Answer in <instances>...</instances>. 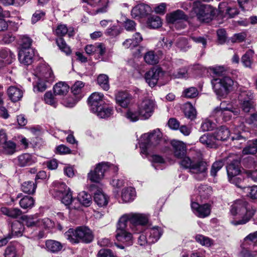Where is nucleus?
Masks as SVG:
<instances>
[{
	"instance_id": "nucleus-29",
	"label": "nucleus",
	"mask_w": 257,
	"mask_h": 257,
	"mask_svg": "<svg viewBox=\"0 0 257 257\" xmlns=\"http://www.w3.org/2000/svg\"><path fill=\"white\" fill-rule=\"evenodd\" d=\"M16 151V144L10 140L5 142L0 146V152L7 155H12Z\"/></svg>"
},
{
	"instance_id": "nucleus-46",
	"label": "nucleus",
	"mask_w": 257,
	"mask_h": 257,
	"mask_svg": "<svg viewBox=\"0 0 257 257\" xmlns=\"http://www.w3.org/2000/svg\"><path fill=\"white\" fill-rule=\"evenodd\" d=\"M145 62L150 65H155L158 63V56L155 54L154 51H150L146 53L144 56Z\"/></svg>"
},
{
	"instance_id": "nucleus-8",
	"label": "nucleus",
	"mask_w": 257,
	"mask_h": 257,
	"mask_svg": "<svg viewBox=\"0 0 257 257\" xmlns=\"http://www.w3.org/2000/svg\"><path fill=\"white\" fill-rule=\"evenodd\" d=\"M224 104V102H221L220 106L214 109L213 113L216 116H221L224 121H227L231 118L232 114L234 115L239 114L238 109L233 108L230 105L227 107H223Z\"/></svg>"
},
{
	"instance_id": "nucleus-17",
	"label": "nucleus",
	"mask_w": 257,
	"mask_h": 257,
	"mask_svg": "<svg viewBox=\"0 0 257 257\" xmlns=\"http://www.w3.org/2000/svg\"><path fill=\"white\" fill-rule=\"evenodd\" d=\"M103 95L101 93L94 92L88 98V103L90 105V109L93 112H96L98 108L103 103L102 98Z\"/></svg>"
},
{
	"instance_id": "nucleus-34",
	"label": "nucleus",
	"mask_w": 257,
	"mask_h": 257,
	"mask_svg": "<svg viewBox=\"0 0 257 257\" xmlns=\"http://www.w3.org/2000/svg\"><path fill=\"white\" fill-rule=\"evenodd\" d=\"M37 188L36 181H27L21 185V190L23 192L28 194H33L35 192Z\"/></svg>"
},
{
	"instance_id": "nucleus-44",
	"label": "nucleus",
	"mask_w": 257,
	"mask_h": 257,
	"mask_svg": "<svg viewBox=\"0 0 257 257\" xmlns=\"http://www.w3.org/2000/svg\"><path fill=\"white\" fill-rule=\"evenodd\" d=\"M56 44L61 51L65 53L67 55H70L71 53L70 48L66 44L64 39L59 37L56 39Z\"/></svg>"
},
{
	"instance_id": "nucleus-51",
	"label": "nucleus",
	"mask_w": 257,
	"mask_h": 257,
	"mask_svg": "<svg viewBox=\"0 0 257 257\" xmlns=\"http://www.w3.org/2000/svg\"><path fill=\"white\" fill-rule=\"evenodd\" d=\"M32 40L28 37L23 36L21 37L20 41V45L21 46L20 49H31Z\"/></svg>"
},
{
	"instance_id": "nucleus-19",
	"label": "nucleus",
	"mask_w": 257,
	"mask_h": 257,
	"mask_svg": "<svg viewBox=\"0 0 257 257\" xmlns=\"http://www.w3.org/2000/svg\"><path fill=\"white\" fill-rule=\"evenodd\" d=\"M22 219L26 225L28 227L39 226L40 225L41 223L43 222L44 224L47 223V225L46 226V227H49V224H51V220L48 218H45L44 220L40 221L33 216L24 215L22 216Z\"/></svg>"
},
{
	"instance_id": "nucleus-64",
	"label": "nucleus",
	"mask_w": 257,
	"mask_h": 257,
	"mask_svg": "<svg viewBox=\"0 0 257 257\" xmlns=\"http://www.w3.org/2000/svg\"><path fill=\"white\" fill-rule=\"evenodd\" d=\"M97 257H114V255L110 249H102L98 251Z\"/></svg>"
},
{
	"instance_id": "nucleus-5",
	"label": "nucleus",
	"mask_w": 257,
	"mask_h": 257,
	"mask_svg": "<svg viewBox=\"0 0 257 257\" xmlns=\"http://www.w3.org/2000/svg\"><path fill=\"white\" fill-rule=\"evenodd\" d=\"M223 68H215L214 73L218 76L211 80L213 89L218 97H225L232 90L234 81L227 76H223L220 74Z\"/></svg>"
},
{
	"instance_id": "nucleus-63",
	"label": "nucleus",
	"mask_w": 257,
	"mask_h": 257,
	"mask_svg": "<svg viewBox=\"0 0 257 257\" xmlns=\"http://www.w3.org/2000/svg\"><path fill=\"white\" fill-rule=\"evenodd\" d=\"M245 122L251 127H257V113H253L246 118Z\"/></svg>"
},
{
	"instance_id": "nucleus-57",
	"label": "nucleus",
	"mask_w": 257,
	"mask_h": 257,
	"mask_svg": "<svg viewBox=\"0 0 257 257\" xmlns=\"http://www.w3.org/2000/svg\"><path fill=\"white\" fill-rule=\"evenodd\" d=\"M178 130L185 136H189L191 132V127L190 125L180 124L178 121Z\"/></svg>"
},
{
	"instance_id": "nucleus-49",
	"label": "nucleus",
	"mask_w": 257,
	"mask_h": 257,
	"mask_svg": "<svg viewBox=\"0 0 257 257\" xmlns=\"http://www.w3.org/2000/svg\"><path fill=\"white\" fill-rule=\"evenodd\" d=\"M125 116L128 120L133 122L138 120L141 117L140 111L133 109H128Z\"/></svg>"
},
{
	"instance_id": "nucleus-10",
	"label": "nucleus",
	"mask_w": 257,
	"mask_h": 257,
	"mask_svg": "<svg viewBox=\"0 0 257 257\" xmlns=\"http://www.w3.org/2000/svg\"><path fill=\"white\" fill-rule=\"evenodd\" d=\"M109 167L107 162L98 164L93 171H91L88 174V178L91 182H99L103 177L104 173Z\"/></svg>"
},
{
	"instance_id": "nucleus-33",
	"label": "nucleus",
	"mask_w": 257,
	"mask_h": 257,
	"mask_svg": "<svg viewBox=\"0 0 257 257\" xmlns=\"http://www.w3.org/2000/svg\"><path fill=\"white\" fill-rule=\"evenodd\" d=\"M136 191L134 188H125L122 190L121 198L124 202H128L134 199Z\"/></svg>"
},
{
	"instance_id": "nucleus-42",
	"label": "nucleus",
	"mask_w": 257,
	"mask_h": 257,
	"mask_svg": "<svg viewBox=\"0 0 257 257\" xmlns=\"http://www.w3.org/2000/svg\"><path fill=\"white\" fill-rule=\"evenodd\" d=\"M148 26L152 29H157L162 26L161 18L156 16L149 18L147 21Z\"/></svg>"
},
{
	"instance_id": "nucleus-31",
	"label": "nucleus",
	"mask_w": 257,
	"mask_h": 257,
	"mask_svg": "<svg viewBox=\"0 0 257 257\" xmlns=\"http://www.w3.org/2000/svg\"><path fill=\"white\" fill-rule=\"evenodd\" d=\"M7 92L9 98L13 102L20 100L23 95L22 90L15 86H10Z\"/></svg>"
},
{
	"instance_id": "nucleus-47",
	"label": "nucleus",
	"mask_w": 257,
	"mask_h": 257,
	"mask_svg": "<svg viewBox=\"0 0 257 257\" xmlns=\"http://www.w3.org/2000/svg\"><path fill=\"white\" fill-rule=\"evenodd\" d=\"M198 95V90L194 87L185 88L182 93V96L187 98H193L196 97Z\"/></svg>"
},
{
	"instance_id": "nucleus-9",
	"label": "nucleus",
	"mask_w": 257,
	"mask_h": 257,
	"mask_svg": "<svg viewBox=\"0 0 257 257\" xmlns=\"http://www.w3.org/2000/svg\"><path fill=\"white\" fill-rule=\"evenodd\" d=\"M253 93L249 90L242 91L239 95L240 106L244 112H248L253 108Z\"/></svg>"
},
{
	"instance_id": "nucleus-26",
	"label": "nucleus",
	"mask_w": 257,
	"mask_h": 257,
	"mask_svg": "<svg viewBox=\"0 0 257 257\" xmlns=\"http://www.w3.org/2000/svg\"><path fill=\"white\" fill-rule=\"evenodd\" d=\"M54 189L52 194L55 197H61L67 192L70 191V188L63 182L55 181L53 184Z\"/></svg>"
},
{
	"instance_id": "nucleus-22",
	"label": "nucleus",
	"mask_w": 257,
	"mask_h": 257,
	"mask_svg": "<svg viewBox=\"0 0 257 257\" xmlns=\"http://www.w3.org/2000/svg\"><path fill=\"white\" fill-rule=\"evenodd\" d=\"M131 99V95L126 91H119L115 95L116 103L122 107H127Z\"/></svg>"
},
{
	"instance_id": "nucleus-21",
	"label": "nucleus",
	"mask_w": 257,
	"mask_h": 257,
	"mask_svg": "<svg viewBox=\"0 0 257 257\" xmlns=\"http://www.w3.org/2000/svg\"><path fill=\"white\" fill-rule=\"evenodd\" d=\"M217 139L214 134L206 133L200 137L199 142L207 147L215 148L217 147Z\"/></svg>"
},
{
	"instance_id": "nucleus-40",
	"label": "nucleus",
	"mask_w": 257,
	"mask_h": 257,
	"mask_svg": "<svg viewBox=\"0 0 257 257\" xmlns=\"http://www.w3.org/2000/svg\"><path fill=\"white\" fill-rule=\"evenodd\" d=\"M257 153V147L253 139L247 142V145L242 150L243 155H254Z\"/></svg>"
},
{
	"instance_id": "nucleus-59",
	"label": "nucleus",
	"mask_w": 257,
	"mask_h": 257,
	"mask_svg": "<svg viewBox=\"0 0 257 257\" xmlns=\"http://www.w3.org/2000/svg\"><path fill=\"white\" fill-rule=\"evenodd\" d=\"M84 84L81 81H76L71 87L72 92L74 94L76 95L79 94L82 88L84 87Z\"/></svg>"
},
{
	"instance_id": "nucleus-20",
	"label": "nucleus",
	"mask_w": 257,
	"mask_h": 257,
	"mask_svg": "<svg viewBox=\"0 0 257 257\" xmlns=\"http://www.w3.org/2000/svg\"><path fill=\"white\" fill-rule=\"evenodd\" d=\"M145 231L148 237L149 243H154L161 237L163 231L161 227L155 226L152 228H147Z\"/></svg>"
},
{
	"instance_id": "nucleus-41",
	"label": "nucleus",
	"mask_w": 257,
	"mask_h": 257,
	"mask_svg": "<svg viewBox=\"0 0 257 257\" xmlns=\"http://www.w3.org/2000/svg\"><path fill=\"white\" fill-rule=\"evenodd\" d=\"M35 200L32 197L25 196L20 201V205L23 209L31 208L34 205Z\"/></svg>"
},
{
	"instance_id": "nucleus-24",
	"label": "nucleus",
	"mask_w": 257,
	"mask_h": 257,
	"mask_svg": "<svg viewBox=\"0 0 257 257\" xmlns=\"http://www.w3.org/2000/svg\"><path fill=\"white\" fill-rule=\"evenodd\" d=\"M61 198L62 202L66 206H69L70 209H77L79 207V203L76 205L75 201L76 199L72 197V192L69 191L66 192L63 195L59 197Z\"/></svg>"
},
{
	"instance_id": "nucleus-14",
	"label": "nucleus",
	"mask_w": 257,
	"mask_h": 257,
	"mask_svg": "<svg viewBox=\"0 0 257 257\" xmlns=\"http://www.w3.org/2000/svg\"><path fill=\"white\" fill-rule=\"evenodd\" d=\"M163 76V71L161 68H153L146 73L145 79L151 87H154Z\"/></svg>"
},
{
	"instance_id": "nucleus-61",
	"label": "nucleus",
	"mask_w": 257,
	"mask_h": 257,
	"mask_svg": "<svg viewBox=\"0 0 257 257\" xmlns=\"http://www.w3.org/2000/svg\"><path fill=\"white\" fill-rule=\"evenodd\" d=\"M166 19L167 23L169 25L175 24L177 21V11L167 14Z\"/></svg>"
},
{
	"instance_id": "nucleus-58",
	"label": "nucleus",
	"mask_w": 257,
	"mask_h": 257,
	"mask_svg": "<svg viewBox=\"0 0 257 257\" xmlns=\"http://www.w3.org/2000/svg\"><path fill=\"white\" fill-rule=\"evenodd\" d=\"M44 100L46 103L55 105L56 103V99L50 91L47 92L44 95Z\"/></svg>"
},
{
	"instance_id": "nucleus-37",
	"label": "nucleus",
	"mask_w": 257,
	"mask_h": 257,
	"mask_svg": "<svg viewBox=\"0 0 257 257\" xmlns=\"http://www.w3.org/2000/svg\"><path fill=\"white\" fill-rule=\"evenodd\" d=\"M3 214L12 218H17L22 214V211L17 208H8L3 207L1 208Z\"/></svg>"
},
{
	"instance_id": "nucleus-35",
	"label": "nucleus",
	"mask_w": 257,
	"mask_h": 257,
	"mask_svg": "<svg viewBox=\"0 0 257 257\" xmlns=\"http://www.w3.org/2000/svg\"><path fill=\"white\" fill-rule=\"evenodd\" d=\"M69 89V86L65 83L60 82L56 83L53 87L54 93L55 95H66Z\"/></svg>"
},
{
	"instance_id": "nucleus-55",
	"label": "nucleus",
	"mask_w": 257,
	"mask_h": 257,
	"mask_svg": "<svg viewBox=\"0 0 257 257\" xmlns=\"http://www.w3.org/2000/svg\"><path fill=\"white\" fill-rule=\"evenodd\" d=\"M5 257H19L17 253L16 248L14 245L8 246L5 252Z\"/></svg>"
},
{
	"instance_id": "nucleus-15",
	"label": "nucleus",
	"mask_w": 257,
	"mask_h": 257,
	"mask_svg": "<svg viewBox=\"0 0 257 257\" xmlns=\"http://www.w3.org/2000/svg\"><path fill=\"white\" fill-rule=\"evenodd\" d=\"M38 79L46 81L47 83H51L54 80V74L52 70L45 66H41L37 68L36 75Z\"/></svg>"
},
{
	"instance_id": "nucleus-3",
	"label": "nucleus",
	"mask_w": 257,
	"mask_h": 257,
	"mask_svg": "<svg viewBox=\"0 0 257 257\" xmlns=\"http://www.w3.org/2000/svg\"><path fill=\"white\" fill-rule=\"evenodd\" d=\"M230 213L233 216H239L241 219L237 221H232L234 225L244 224L248 222L256 212V207L250 205L247 201L238 199L234 202L230 207Z\"/></svg>"
},
{
	"instance_id": "nucleus-12",
	"label": "nucleus",
	"mask_w": 257,
	"mask_h": 257,
	"mask_svg": "<svg viewBox=\"0 0 257 257\" xmlns=\"http://www.w3.org/2000/svg\"><path fill=\"white\" fill-rule=\"evenodd\" d=\"M154 106L153 100L149 99L144 100L139 107L141 118L144 119L149 118L153 113Z\"/></svg>"
},
{
	"instance_id": "nucleus-1",
	"label": "nucleus",
	"mask_w": 257,
	"mask_h": 257,
	"mask_svg": "<svg viewBox=\"0 0 257 257\" xmlns=\"http://www.w3.org/2000/svg\"><path fill=\"white\" fill-rule=\"evenodd\" d=\"M148 222L147 216L142 214H125L119 219L116 231L115 237L117 241L127 245L133 244L132 234L126 231L128 223L132 230L135 232L141 231L143 227Z\"/></svg>"
},
{
	"instance_id": "nucleus-32",
	"label": "nucleus",
	"mask_w": 257,
	"mask_h": 257,
	"mask_svg": "<svg viewBox=\"0 0 257 257\" xmlns=\"http://www.w3.org/2000/svg\"><path fill=\"white\" fill-rule=\"evenodd\" d=\"M217 141H224L227 140L230 136V131L224 126L218 128L214 133Z\"/></svg>"
},
{
	"instance_id": "nucleus-11",
	"label": "nucleus",
	"mask_w": 257,
	"mask_h": 257,
	"mask_svg": "<svg viewBox=\"0 0 257 257\" xmlns=\"http://www.w3.org/2000/svg\"><path fill=\"white\" fill-rule=\"evenodd\" d=\"M227 175L231 183H234V180L236 179L235 176L240 172V160L238 157L233 159L230 163L226 166Z\"/></svg>"
},
{
	"instance_id": "nucleus-2",
	"label": "nucleus",
	"mask_w": 257,
	"mask_h": 257,
	"mask_svg": "<svg viewBox=\"0 0 257 257\" xmlns=\"http://www.w3.org/2000/svg\"><path fill=\"white\" fill-rule=\"evenodd\" d=\"M162 134L158 128L154 130L152 133L144 134L141 137L140 144L141 153L147 155L153 148L164 142L167 145H171L172 150L167 146L162 150V152L164 153L168 152L171 154H173L174 156L176 157L177 156V141L172 140L169 142L162 139Z\"/></svg>"
},
{
	"instance_id": "nucleus-4",
	"label": "nucleus",
	"mask_w": 257,
	"mask_h": 257,
	"mask_svg": "<svg viewBox=\"0 0 257 257\" xmlns=\"http://www.w3.org/2000/svg\"><path fill=\"white\" fill-rule=\"evenodd\" d=\"M180 166L183 169H188L189 172L194 174V177L201 181L207 176L208 164L202 159L191 160L189 157H185L179 162Z\"/></svg>"
},
{
	"instance_id": "nucleus-54",
	"label": "nucleus",
	"mask_w": 257,
	"mask_h": 257,
	"mask_svg": "<svg viewBox=\"0 0 257 257\" xmlns=\"http://www.w3.org/2000/svg\"><path fill=\"white\" fill-rule=\"evenodd\" d=\"M45 12L42 10L36 11L32 15L31 22L32 24H35L38 21L43 19L45 16Z\"/></svg>"
},
{
	"instance_id": "nucleus-53",
	"label": "nucleus",
	"mask_w": 257,
	"mask_h": 257,
	"mask_svg": "<svg viewBox=\"0 0 257 257\" xmlns=\"http://www.w3.org/2000/svg\"><path fill=\"white\" fill-rule=\"evenodd\" d=\"M195 239L197 242L200 243L202 245L210 246L212 244V240L208 237L202 235H197L195 236Z\"/></svg>"
},
{
	"instance_id": "nucleus-18",
	"label": "nucleus",
	"mask_w": 257,
	"mask_h": 257,
	"mask_svg": "<svg viewBox=\"0 0 257 257\" xmlns=\"http://www.w3.org/2000/svg\"><path fill=\"white\" fill-rule=\"evenodd\" d=\"M34 56V53L32 49H20L18 54L20 62L26 65H29L32 63Z\"/></svg>"
},
{
	"instance_id": "nucleus-36",
	"label": "nucleus",
	"mask_w": 257,
	"mask_h": 257,
	"mask_svg": "<svg viewBox=\"0 0 257 257\" xmlns=\"http://www.w3.org/2000/svg\"><path fill=\"white\" fill-rule=\"evenodd\" d=\"M82 205L87 207L90 205L92 203L91 195L85 191H82L79 193L77 196V200Z\"/></svg>"
},
{
	"instance_id": "nucleus-39",
	"label": "nucleus",
	"mask_w": 257,
	"mask_h": 257,
	"mask_svg": "<svg viewBox=\"0 0 257 257\" xmlns=\"http://www.w3.org/2000/svg\"><path fill=\"white\" fill-rule=\"evenodd\" d=\"M254 52L252 49L248 50L242 56L241 61L245 67L250 68L252 63V57Z\"/></svg>"
},
{
	"instance_id": "nucleus-45",
	"label": "nucleus",
	"mask_w": 257,
	"mask_h": 257,
	"mask_svg": "<svg viewBox=\"0 0 257 257\" xmlns=\"http://www.w3.org/2000/svg\"><path fill=\"white\" fill-rule=\"evenodd\" d=\"M98 110L96 111L95 113H97L98 116L100 118H105L109 117L112 113V108L110 107H104L102 105L100 106Z\"/></svg>"
},
{
	"instance_id": "nucleus-28",
	"label": "nucleus",
	"mask_w": 257,
	"mask_h": 257,
	"mask_svg": "<svg viewBox=\"0 0 257 257\" xmlns=\"http://www.w3.org/2000/svg\"><path fill=\"white\" fill-rule=\"evenodd\" d=\"M45 248L51 253H57L61 251L63 247V244L59 241L48 239L45 241Z\"/></svg>"
},
{
	"instance_id": "nucleus-7",
	"label": "nucleus",
	"mask_w": 257,
	"mask_h": 257,
	"mask_svg": "<svg viewBox=\"0 0 257 257\" xmlns=\"http://www.w3.org/2000/svg\"><path fill=\"white\" fill-rule=\"evenodd\" d=\"M192 12L200 23H209L214 18L216 9L209 5L202 4L199 1L193 3Z\"/></svg>"
},
{
	"instance_id": "nucleus-60",
	"label": "nucleus",
	"mask_w": 257,
	"mask_h": 257,
	"mask_svg": "<svg viewBox=\"0 0 257 257\" xmlns=\"http://www.w3.org/2000/svg\"><path fill=\"white\" fill-rule=\"evenodd\" d=\"M15 55L8 49H3L0 50V57L3 59H13L15 57Z\"/></svg>"
},
{
	"instance_id": "nucleus-27",
	"label": "nucleus",
	"mask_w": 257,
	"mask_h": 257,
	"mask_svg": "<svg viewBox=\"0 0 257 257\" xmlns=\"http://www.w3.org/2000/svg\"><path fill=\"white\" fill-rule=\"evenodd\" d=\"M94 201L100 207H105L108 202V197L100 190H97L93 196Z\"/></svg>"
},
{
	"instance_id": "nucleus-56",
	"label": "nucleus",
	"mask_w": 257,
	"mask_h": 257,
	"mask_svg": "<svg viewBox=\"0 0 257 257\" xmlns=\"http://www.w3.org/2000/svg\"><path fill=\"white\" fill-rule=\"evenodd\" d=\"M214 127V124L210 120L205 119L201 125V130L203 132L210 131Z\"/></svg>"
},
{
	"instance_id": "nucleus-62",
	"label": "nucleus",
	"mask_w": 257,
	"mask_h": 257,
	"mask_svg": "<svg viewBox=\"0 0 257 257\" xmlns=\"http://www.w3.org/2000/svg\"><path fill=\"white\" fill-rule=\"evenodd\" d=\"M55 32L57 35L61 37L67 33L68 28L65 25H59L56 29Z\"/></svg>"
},
{
	"instance_id": "nucleus-52",
	"label": "nucleus",
	"mask_w": 257,
	"mask_h": 257,
	"mask_svg": "<svg viewBox=\"0 0 257 257\" xmlns=\"http://www.w3.org/2000/svg\"><path fill=\"white\" fill-rule=\"evenodd\" d=\"M223 166V163L222 161H218L214 162L211 168L210 175L212 177H215L217 175V173L219 171Z\"/></svg>"
},
{
	"instance_id": "nucleus-48",
	"label": "nucleus",
	"mask_w": 257,
	"mask_h": 257,
	"mask_svg": "<svg viewBox=\"0 0 257 257\" xmlns=\"http://www.w3.org/2000/svg\"><path fill=\"white\" fill-rule=\"evenodd\" d=\"M186 152V144L182 141H178V160L180 159V161H181L184 158L187 157Z\"/></svg>"
},
{
	"instance_id": "nucleus-16",
	"label": "nucleus",
	"mask_w": 257,
	"mask_h": 257,
	"mask_svg": "<svg viewBox=\"0 0 257 257\" xmlns=\"http://www.w3.org/2000/svg\"><path fill=\"white\" fill-rule=\"evenodd\" d=\"M151 12L152 9L149 6L141 4L134 7L131 14L133 18L139 19L147 16Z\"/></svg>"
},
{
	"instance_id": "nucleus-38",
	"label": "nucleus",
	"mask_w": 257,
	"mask_h": 257,
	"mask_svg": "<svg viewBox=\"0 0 257 257\" xmlns=\"http://www.w3.org/2000/svg\"><path fill=\"white\" fill-rule=\"evenodd\" d=\"M24 230V225L20 221L16 220L11 225V232L13 235L21 236Z\"/></svg>"
},
{
	"instance_id": "nucleus-30",
	"label": "nucleus",
	"mask_w": 257,
	"mask_h": 257,
	"mask_svg": "<svg viewBox=\"0 0 257 257\" xmlns=\"http://www.w3.org/2000/svg\"><path fill=\"white\" fill-rule=\"evenodd\" d=\"M180 107L187 118L191 120L196 118V111L191 103L189 102H186L182 104Z\"/></svg>"
},
{
	"instance_id": "nucleus-6",
	"label": "nucleus",
	"mask_w": 257,
	"mask_h": 257,
	"mask_svg": "<svg viewBox=\"0 0 257 257\" xmlns=\"http://www.w3.org/2000/svg\"><path fill=\"white\" fill-rule=\"evenodd\" d=\"M65 237L73 243L82 242L88 243L92 241L94 235L87 227L79 226L75 229L70 228L64 234Z\"/></svg>"
},
{
	"instance_id": "nucleus-50",
	"label": "nucleus",
	"mask_w": 257,
	"mask_h": 257,
	"mask_svg": "<svg viewBox=\"0 0 257 257\" xmlns=\"http://www.w3.org/2000/svg\"><path fill=\"white\" fill-rule=\"evenodd\" d=\"M151 161L152 162V166L155 169H163V168L160 167L159 165H156L157 164H162L165 163L164 159L161 156L158 155H153L152 156Z\"/></svg>"
},
{
	"instance_id": "nucleus-23",
	"label": "nucleus",
	"mask_w": 257,
	"mask_h": 257,
	"mask_svg": "<svg viewBox=\"0 0 257 257\" xmlns=\"http://www.w3.org/2000/svg\"><path fill=\"white\" fill-rule=\"evenodd\" d=\"M143 37L139 32L136 33L132 39H126L122 43L123 46L126 49H133L139 46L142 41Z\"/></svg>"
},
{
	"instance_id": "nucleus-25",
	"label": "nucleus",
	"mask_w": 257,
	"mask_h": 257,
	"mask_svg": "<svg viewBox=\"0 0 257 257\" xmlns=\"http://www.w3.org/2000/svg\"><path fill=\"white\" fill-rule=\"evenodd\" d=\"M17 165L20 167L30 166L35 163L36 158L28 153L23 154L17 157Z\"/></svg>"
},
{
	"instance_id": "nucleus-13",
	"label": "nucleus",
	"mask_w": 257,
	"mask_h": 257,
	"mask_svg": "<svg viewBox=\"0 0 257 257\" xmlns=\"http://www.w3.org/2000/svg\"><path fill=\"white\" fill-rule=\"evenodd\" d=\"M191 208L193 213L199 218H203L210 214L211 206L207 203L200 205L193 202L191 203Z\"/></svg>"
},
{
	"instance_id": "nucleus-43",
	"label": "nucleus",
	"mask_w": 257,
	"mask_h": 257,
	"mask_svg": "<svg viewBox=\"0 0 257 257\" xmlns=\"http://www.w3.org/2000/svg\"><path fill=\"white\" fill-rule=\"evenodd\" d=\"M98 85L104 90H108L109 88L108 77L106 74H101L97 77Z\"/></svg>"
}]
</instances>
